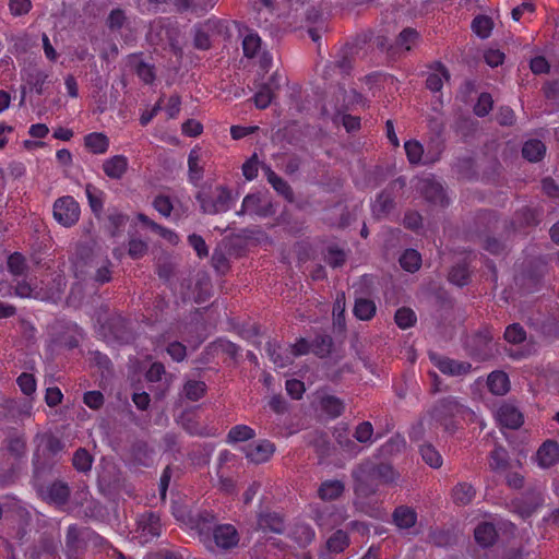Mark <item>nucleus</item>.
Returning a JSON list of instances; mask_svg holds the SVG:
<instances>
[{
  "instance_id": "72a5a7b5",
  "label": "nucleus",
  "mask_w": 559,
  "mask_h": 559,
  "mask_svg": "<svg viewBox=\"0 0 559 559\" xmlns=\"http://www.w3.org/2000/svg\"><path fill=\"white\" fill-rule=\"evenodd\" d=\"M546 153L545 144L537 139L528 140L522 147V156L528 162H539Z\"/></svg>"
},
{
  "instance_id": "a211bd4d",
  "label": "nucleus",
  "mask_w": 559,
  "mask_h": 559,
  "mask_svg": "<svg viewBox=\"0 0 559 559\" xmlns=\"http://www.w3.org/2000/svg\"><path fill=\"white\" fill-rule=\"evenodd\" d=\"M417 512L414 508L408 506H399L392 513V523L399 530H409L417 523Z\"/></svg>"
},
{
  "instance_id": "13d9d810",
  "label": "nucleus",
  "mask_w": 559,
  "mask_h": 559,
  "mask_svg": "<svg viewBox=\"0 0 559 559\" xmlns=\"http://www.w3.org/2000/svg\"><path fill=\"white\" fill-rule=\"evenodd\" d=\"M8 270L15 276H21L26 270V261L22 253L14 252L8 258Z\"/></svg>"
},
{
  "instance_id": "2f4dec72",
  "label": "nucleus",
  "mask_w": 559,
  "mask_h": 559,
  "mask_svg": "<svg viewBox=\"0 0 559 559\" xmlns=\"http://www.w3.org/2000/svg\"><path fill=\"white\" fill-rule=\"evenodd\" d=\"M474 536L480 546L489 547L495 544L498 534L493 524L485 522L476 526Z\"/></svg>"
},
{
  "instance_id": "e2e57ef3",
  "label": "nucleus",
  "mask_w": 559,
  "mask_h": 559,
  "mask_svg": "<svg viewBox=\"0 0 559 559\" xmlns=\"http://www.w3.org/2000/svg\"><path fill=\"white\" fill-rule=\"evenodd\" d=\"M148 250L147 242L138 238H131L128 243V254L133 260L142 259Z\"/></svg>"
},
{
  "instance_id": "20e7f679",
  "label": "nucleus",
  "mask_w": 559,
  "mask_h": 559,
  "mask_svg": "<svg viewBox=\"0 0 559 559\" xmlns=\"http://www.w3.org/2000/svg\"><path fill=\"white\" fill-rule=\"evenodd\" d=\"M492 336L488 330H483L466 336L463 346L467 354L478 361L488 360L492 356Z\"/></svg>"
},
{
  "instance_id": "37998d69",
  "label": "nucleus",
  "mask_w": 559,
  "mask_h": 559,
  "mask_svg": "<svg viewBox=\"0 0 559 559\" xmlns=\"http://www.w3.org/2000/svg\"><path fill=\"white\" fill-rule=\"evenodd\" d=\"M264 350L269 358L278 367H285L290 362V358L282 354V347L275 340L269 341L265 344Z\"/></svg>"
},
{
  "instance_id": "cd10ccee",
  "label": "nucleus",
  "mask_w": 559,
  "mask_h": 559,
  "mask_svg": "<svg viewBox=\"0 0 559 559\" xmlns=\"http://www.w3.org/2000/svg\"><path fill=\"white\" fill-rule=\"evenodd\" d=\"M350 545V538L346 531L336 530L326 540L325 547L330 554L338 555L344 552Z\"/></svg>"
},
{
  "instance_id": "423d86ee",
  "label": "nucleus",
  "mask_w": 559,
  "mask_h": 559,
  "mask_svg": "<svg viewBox=\"0 0 559 559\" xmlns=\"http://www.w3.org/2000/svg\"><path fill=\"white\" fill-rule=\"evenodd\" d=\"M416 188L423 198L431 205L442 209L449 206L450 199L447 197L442 183L433 176L419 179Z\"/></svg>"
},
{
  "instance_id": "6ab92c4d",
  "label": "nucleus",
  "mask_w": 559,
  "mask_h": 559,
  "mask_svg": "<svg viewBox=\"0 0 559 559\" xmlns=\"http://www.w3.org/2000/svg\"><path fill=\"white\" fill-rule=\"evenodd\" d=\"M450 80V73L448 69L441 62H435L430 66V72L426 79V87L433 92H440L444 81Z\"/></svg>"
},
{
  "instance_id": "69168bd1",
  "label": "nucleus",
  "mask_w": 559,
  "mask_h": 559,
  "mask_svg": "<svg viewBox=\"0 0 559 559\" xmlns=\"http://www.w3.org/2000/svg\"><path fill=\"white\" fill-rule=\"evenodd\" d=\"M373 436V426L370 421H362L357 425L354 431V438L360 443L371 442Z\"/></svg>"
},
{
  "instance_id": "a19ab883",
  "label": "nucleus",
  "mask_w": 559,
  "mask_h": 559,
  "mask_svg": "<svg viewBox=\"0 0 559 559\" xmlns=\"http://www.w3.org/2000/svg\"><path fill=\"white\" fill-rule=\"evenodd\" d=\"M255 437V430L247 425H236L227 433L228 443H237L252 440Z\"/></svg>"
},
{
  "instance_id": "412c9836",
  "label": "nucleus",
  "mask_w": 559,
  "mask_h": 559,
  "mask_svg": "<svg viewBox=\"0 0 559 559\" xmlns=\"http://www.w3.org/2000/svg\"><path fill=\"white\" fill-rule=\"evenodd\" d=\"M84 147L94 155L107 153L110 146V140L104 132H91L84 135Z\"/></svg>"
},
{
  "instance_id": "864d4df0",
  "label": "nucleus",
  "mask_w": 559,
  "mask_h": 559,
  "mask_svg": "<svg viewBox=\"0 0 559 559\" xmlns=\"http://www.w3.org/2000/svg\"><path fill=\"white\" fill-rule=\"evenodd\" d=\"M126 22H127L126 12L120 8H116L109 12V14L106 19V26L111 32H117L123 27Z\"/></svg>"
},
{
  "instance_id": "473e14b6",
  "label": "nucleus",
  "mask_w": 559,
  "mask_h": 559,
  "mask_svg": "<svg viewBox=\"0 0 559 559\" xmlns=\"http://www.w3.org/2000/svg\"><path fill=\"white\" fill-rule=\"evenodd\" d=\"M46 496L56 504H64L70 497V488L63 481H53L47 487Z\"/></svg>"
},
{
  "instance_id": "ddd939ff",
  "label": "nucleus",
  "mask_w": 559,
  "mask_h": 559,
  "mask_svg": "<svg viewBox=\"0 0 559 559\" xmlns=\"http://www.w3.org/2000/svg\"><path fill=\"white\" fill-rule=\"evenodd\" d=\"M129 159L122 154L114 155L103 162L102 169L104 174L112 180H120L127 174Z\"/></svg>"
},
{
  "instance_id": "ea45409f",
  "label": "nucleus",
  "mask_w": 559,
  "mask_h": 559,
  "mask_svg": "<svg viewBox=\"0 0 559 559\" xmlns=\"http://www.w3.org/2000/svg\"><path fill=\"white\" fill-rule=\"evenodd\" d=\"M497 222H498V219H497V214L495 211H492V210L479 211L475 217V223H476L475 233L478 235L483 234L486 230L493 228L495 225L497 224Z\"/></svg>"
},
{
  "instance_id": "f3484780",
  "label": "nucleus",
  "mask_w": 559,
  "mask_h": 559,
  "mask_svg": "<svg viewBox=\"0 0 559 559\" xmlns=\"http://www.w3.org/2000/svg\"><path fill=\"white\" fill-rule=\"evenodd\" d=\"M263 170L267 182L277 192V194L282 195L287 202L292 203L294 201V191L289 183L280 177L270 166L264 165Z\"/></svg>"
},
{
  "instance_id": "f704fd0d",
  "label": "nucleus",
  "mask_w": 559,
  "mask_h": 559,
  "mask_svg": "<svg viewBox=\"0 0 559 559\" xmlns=\"http://www.w3.org/2000/svg\"><path fill=\"white\" fill-rule=\"evenodd\" d=\"M104 328H108L112 337L119 342H127L129 340L127 321L120 316L109 318Z\"/></svg>"
},
{
  "instance_id": "de8ad7c7",
  "label": "nucleus",
  "mask_w": 559,
  "mask_h": 559,
  "mask_svg": "<svg viewBox=\"0 0 559 559\" xmlns=\"http://www.w3.org/2000/svg\"><path fill=\"white\" fill-rule=\"evenodd\" d=\"M261 48V38L255 32H250L242 39V51L247 58L257 56Z\"/></svg>"
},
{
  "instance_id": "8fccbe9b",
  "label": "nucleus",
  "mask_w": 559,
  "mask_h": 559,
  "mask_svg": "<svg viewBox=\"0 0 559 559\" xmlns=\"http://www.w3.org/2000/svg\"><path fill=\"white\" fill-rule=\"evenodd\" d=\"M421 459L426 464L432 468H438L442 465V457L440 453L429 443L423 444L419 448Z\"/></svg>"
},
{
  "instance_id": "7c9ffc66",
  "label": "nucleus",
  "mask_w": 559,
  "mask_h": 559,
  "mask_svg": "<svg viewBox=\"0 0 559 559\" xmlns=\"http://www.w3.org/2000/svg\"><path fill=\"white\" fill-rule=\"evenodd\" d=\"M131 456L135 464L148 467L153 462V451L144 441H136L131 447Z\"/></svg>"
},
{
  "instance_id": "4d7b16f0",
  "label": "nucleus",
  "mask_w": 559,
  "mask_h": 559,
  "mask_svg": "<svg viewBox=\"0 0 559 559\" xmlns=\"http://www.w3.org/2000/svg\"><path fill=\"white\" fill-rule=\"evenodd\" d=\"M504 340L511 344H521L526 340V331L520 323H512L504 331Z\"/></svg>"
},
{
  "instance_id": "0eeeda50",
  "label": "nucleus",
  "mask_w": 559,
  "mask_h": 559,
  "mask_svg": "<svg viewBox=\"0 0 559 559\" xmlns=\"http://www.w3.org/2000/svg\"><path fill=\"white\" fill-rule=\"evenodd\" d=\"M372 34L370 32H365L356 36L353 43H347L338 52L334 67L337 68L341 73H348L353 68V56L354 53H358V50L361 49L368 41L371 40Z\"/></svg>"
},
{
  "instance_id": "aec40b11",
  "label": "nucleus",
  "mask_w": 559,
  "mask_h": 559,
  "mask_svg": "<svg viewBox=\"0 0 559 559\" xmlns=\"http://www.w3.org/2000/svg\"><path fill=\"white\" fill-rule=\"evenodd\" d=\"M257 528L264 533L272 532L282 534L284 532V520L276 512H262L258 515Z\"/></svg>"
},
{
  "instance_id": "49530a36",
  "label": "nucleus",
  "mask_w": 559,
  "mask_h": 559,
  "mask_svg": "<svg viewBox=\"0 0 559 559\" xmlns=\"http://www.w3.org/2000/svg\"><path fill=\"white\" fill-rule=\"evenodd\" d=\"M493 22L487 15H477L472 21V29L480 38H487L490 36L492 31Z\"/></svg>"
},
{
  "instance_id": "4c0bfd02",
  "label": "nucleus",
  "mask_w": 559,
  "mask_h": 559,
  "mask_svg": "<svg viewBox=\"0 0 559 559\" xmlns=\"http://www.w3.org/2000/svg\"><path fill=\"white\" fill-rule=\"evenodd\" d=\"M376 304L367 298H358L354 305V316L362 321L371 320L376 314Z\"/></svg>"
},
{
  "instance_id": "a878e982",
  "label": "nucleus",
  "mask_w": 559,
  "mask_h": 559,
  "mask_svg": "<svg viewBox=\"0 0 559 559\" xmlns=\"http://www.w3.org/2000/svg\"><path fill=\"white\" fill-rule=\"evenodd\" d=\"M537 460L540 466L550 467L559 462V444L556 441H545L537 451Z\"/></svg>"
},
{
  "instance_id": "5fc2aeb1",
  "label": "nucleus",
  "mask_w": 559,
  "mask_h": 559,
  "mask_svg": "<svg viewBox=\"0 0 559 559\" xmlns=\"http://www.w3.org/2000/svg\"><path fill=\"white\" fill-rule=\"evenodd\" d=\"M16 384L19 385L21 392L26 396H32L37 389V382L34 374L28 372H22L16 378Z\"/></svg>"
},
{
  "instance_id": "9b49d317",
  "label": "nucleus",
  "mask_w": 559,
  "mask_h": 559,
  "mask_svg": "<svg viewBox=\"0 0 559 559\" xmlns=\"http://www.w3.org/2000/svg\"><path fill=\"white\" fill-rule=\"evenodd\" d=\"M542 492L536 489H528L521 499L513 502L516 513L522 518H530L543 504Z\"/></svg>"
},
{
  "instance_id": "dca6fc26",
  "label": "nucleus",
  "mask_w": 559,
  "mask_h": 559,
  "mask_svg": "<svg viewBox=\"0 0 559 559\" xmlns=\"http://www.w3.org/2000/svg\"><path fill=\"white\" fill-rule=\"evenodd\" d=\"M83 335V330L76 323H69L64 332L55 338V343L60 347L74 349L80 345Z\"/></svg>"
},
{
  "instance_id": "5701e85b",
  "label": "nucleus",
  "mask_w": 559,
  "mask_h": 559,
  "mask_svg": "<svg viewBox=\"0 0 559 559\" xmlns=\"http://www.w3.org/2000/svg\"><path fill=\"white\" fill-rule=\"evenodd\" d=\"M192 523L194 528L202 537H210L214 527L217 526L216 514L212 511L202 510L193 519Z\"/></svg>"
},
{
  "instance_id": "f8f14e48",
  "label": "nucleus",
  "mask_w": 559,
  "mask_h": 559,
  "mask_svg": "<svg viewBox=\"0 0 559 559\" xmlns=\"http://www.w3.org/2000/svg\"><path fill=\"white\" fill-rule=\"evenodd\" d=\"M431 416L445 429H450L454 424V400L448 396L439 400L432 408Z\"/></svg>"
},
{
  "instance_id": "bf43d9fd",
  "label": "nucleus",
  "mask_w": 559,
  "mask_h": 559,
  "mask_svg": "<svg viewBox=\"0 0 559 559\" xmlns=\"http://www.w3.org/2000/svg\"><path fill=\"white\" fill-rule=\"evenodd\" d=\"M372 34L371 40L367 44H371L376 48H378L382 52H386L391 57H395V49H393V43L390 41L389 37L384 34L374 35L373 32L369 31Z\"/></svg>"
},
{
  "instance_id": "3c124183",
  "label": "nucleus",
  "mask_w": 559,
  "mask_h": 559,
  "mask_svg": "<svg viewBox=\"0 0 559 559\" xmlns=\"http://www.w3.org/2000/svg\"><path fill=\"white\" fill-rule=\"evenodd\" d=\"M206 391V384L203 381L189 380L183 386L185 395L192 402L199 401Z\"/></svg>"
},
{
  "instance_id": "603ef678",
  "label": "nucleus",
  "mask_w": 559,
  "mask_h": 559,
  "mask_svg": "<svg viewBox=\"0 0 559 559\" xmlns=\"http://www.w3.org/2000/svg\"><path fill=\"white\" fill-rule=\"evenodd\" d=\"M508 465V451L501 445H496L490 453V467L493 469H506Z\"/></svg>"
},
{
  "instance_id": "6e6552de",
  "label": "nucleus",
  "mask_w": 559,
  "mask_h": 559,
  "mask_svg": "<svg viewBox=\"0 0 559 559\" xmlns=\"http://www.w3.org/2000/svg\"><path fill=\"white\" fill-rule=\"evenodd\" d=\"M406 185L405 178L399 177L389 186L382 190L376 198V201L372 205V211L377 216H382L389 214L395 206V195L394 190L396 188L403 189Z\"/></svg>"
},
{
  "instance_id": "338daca9",
  "label": "nucleus",
  "mask_w": 559,
  "mask_h": 559,
  "mask_svg": "<svg viewBox=\"0 0 559 559\" xmlns=\"http://www.w3.org/2000/svg\"><path fill=\"white\" fill-rule=\"evenodd\" d=\"M296 539L302 546L310 545L316 538L314 530L308 524H301L296 527Z\"/></svg>"
},
{
  "instance_id": "39448f33",
  "label": "nucleus",
  "mask_w": 559,
  "mask_h": 559,
  "mask_svg": "<svg viewBox=\"0 0 559 559\" xmlns=\"http://www.w3.org/2000/svg\"><path fill=\"white\" fill-rule=\"evenodd\" d=\"M53 218L64 227H71L79 222L81 210L71 195L58 198L52 206Z\"/></svg>"
},
{
  "instance_id": "f257e3e1",
  "label": "nucleus",
  "mask_w": 559,
  "mask_h": 559,
  "mask_svg": "<svg viewBox=\"0 0 559 559\" xmlns=\"http://www.w3.org/2000/svg\"><path fill=\"white\" fill-rule=\"evenodd\" d=\"M352 477L354 480V492L356 496V500L354 501L356 509L368 516L374 519L380 518V507L366 508L358 500L377 493L380 484H394L399 479V473L391 464L376 463L368 459L362 461L353 469Z\"/></svg>"
},
{
  "instance_id": "e433bc0d",
  "label": "nucleus",
  "mask_w": 559,
  "mask_h": 559,
  "mask_svg": "<svg viewBox=\"0 0 559 559\" xmlns=\"http://www.w3.org/2000/svg\"><path fill=\"white\" fill-rule=\"evenodd\" d=\"M311 353L320 358L328 357L333 348V340L328 334H318L311 342Z\"/></svg>"
},
{
  "instance_id": "9d476101",
  "label": "nucleus",
  "mask_w": 559,
  "mask_h": 559,
  "mask_svg": "<svg viewBox=\"0 0 559 559\" xmlns=\"http://www.w3.org/2000/svg\"><path fill=\"white\" fill-rule=\"evenodd\" d=\"M242 451L249 462L253 464H263L273 456L275 452V444L270 440L263 439L258 442L247 444Z\"/></svg>"
},
{
  "instance_id": "7ed1b4c3",
  "label": "nucleus",
  "mask_w": 559,
  "mask_h": 559,
  "mask_svg": "<svg viewBox=\"0 0 559 559\" xmlns=\"http://www.w3.org/2000/svg\"><path fill=\"white\" fill-rule=\"evenodd\" d=\"M404 150L411 165H431L440 159L442 145L438 143L433 151L428 148L426 152L419 141L412 139L405 141Z\"/></svg>"
},
{
  "instance_id": "2eb2a0df",
  "label": "nucleus",
  "mask_w": 559,
  "mask_h": 559,
  "mask_svg": "<svg viewBox=\"0 0 559 559\" xmlns=\"http://www.w3.org/2000/svg\"><path fill=\"white\" fill-rule=\"evenodd\" d=\"M498 420L510 429H518L523 425V414L512 404L504 403L498 409Z\"/></svg>"
},
{
  "instance_id": "58836bf2",
  "label": "nucleus",
  "mask_w": 559,
  "mask_h": 559,
  "mask_svg": "<svg viewBox=\"0 0 559 559\" xmlns=\"http://www.w3.org/2000/svg\"><path fill=\"white\" fill-rule=\"evenodd\" d=\"M85 194L88 205L95 215H98L104 210V192L92 183L85 186Z\"/></svg>"
},
{
  "instance_id": "0e129e2a",
  "label": "nucleus",
  "mask_w": 559,
  "mask_h": 559,
  "mask_svg": "<svg viewBox=\"0 0 559 559\" xmlns=\"http://www.w3.org/2000/svg\"><path fill=\"white\" fill-rule=\"evenodd\" d=\"M431 362L443 373L447 376L454 374V360L442 357L438 354L429 355Z\"/></svg>"
},
{
  "instance_id": "f03ea898",
  "label": "nucleus",
  "mask_w": 559,
  "mask_h": 559,
  "mask_svg": "<svg viewBox=\"0 0 559 559\" xmlns=\"http://www.w3.org/2000/svg\"><path fill=\"white\" fill-rule=\"evenodd\" d=\"M202 213L216 215L230 210L231 192L225 186L203 187L197 195Z\"/></svg>"
},
{
  "instance_id": "b1692460",
  "label": "nucleus",
  "mask_w": 559,
  "mask_h": 559,
  "mask_svg": "<svg viewBox=\"0 0 559 559\" xmlns=\"http://www.w3.org/2000/svg\"><path fill=\"white\" fill-rule=\"evenodd\" d=\"M420 35L413 27L404 28L393 41V49H395V56L401 52L409 51L419 41Z\"/></svg>"
},
{
  "instance_id": "774afa93",
  "label": "nucleus",
  "mask_w": 559,
  "mask_h": 559,
  "mask_svg": "<svg viewBox=\"0 0 559 559\" xmlns=\"http://www.w3.org/2000/svg\"><path fill=\"white\" fill-rule=\"evenodd\" d=\"M105 402L104 394L100 391H87L83 395V403L91 409L97 411L103 407Z\"/></svg>"
},
{
  "instance_id": "bb28decb",
  "label": "nucleus",
  "mask_w": 559,
  "mask_h": 559,
  "mask_svg": "<svg viewBox=\"0 0 559 559\" xmlns=\"http://www.w3.org/2000/svg\"><path fill=\"white\" fill-rule=\"evenodd\" d=\"M276 74H273L269 82L261 85L260 88L253 96L254 105L259 109H265L270 106L274 98V90L273 86L278 88L280 84L275 82Z\"/></svg>"
},
{
  "instance_id": "c756f323",
  "label": "nucleus",
  "mask_w": 559,
  "mask_h": 559,
  "mask_svg": "<svg viewBox=\"0 0 559 559\" xmlns=\"http://www.w3.org/2000/svg\"><path fill=\"white\" fill-rule=\"evenodd\" d=\"M201 154L200 150L194 147L188 155V177L189 181L197 186L203 178V167L200 165Z\"/></svg>"
},
{
  "instance_id": "c03bdc74",
  "label": "nucleus",
  "mask_w": 559,
  "mask_h": 559,
  "mask_svg": "<svg viewBox=\"0 0 559 559\" xmlns=\"http://www.w3.org/2000/svg\"><path fill=\"white\" fill-rule=\"evenodd\" d=\"M93 464V456L84 448H79L72 457L73 467L81 473L91 471Z\"/></svg>"
},
{
  "instance_id": "680f3d73",
  "label": "nucleus",
  "mask_w": 559,
  "mask_h": 559,
  "mask_svg": "<svg viewBox=\"0 0 559 559\" xmlns=\"http://www.w3.org/2000/svg\"><path fill=\"white\" fill-rule=\"evenodd\" d=\"M324 259L328 265H330L333 269H336L341 267L345 263L346 254L342 249L335 246H331L328 248Z\"/></svg>"
},
{
  "instance_id": "79ce46f5",
  "label": "nucleus",
  "mask_w": 559,
  "mask_h": 559,
  "mask_svg": "<svg viewBox=\"0 0 559 559\" xmlns=\"http://www.w3.org/2000/svg\"><path fill=\"white\" fill-rule=\"evenodd\" d=\"M472 261L471 253H464L463 258L456 261V286H465L469 283L471 271L469 264Z\"/></svg>"
},
{
  "instance_id": "4468645a",
  "label": "nucleus",
  "mask_w": 559,
  "mask_h": 559,
  "mask_svg": "<svg viewBox=\"0 0 559 559\" xmlns=\"http://www.w3.org/2000/svg\"><path fill=\"white\" fill-rule=\"evenodd\" d=\"M138 528L145 540L160 536L162 523L160 518L155 512H145L138 521Z\"/></svg>"
},
{
  "instance_id": "6e6d98bb",
  "label": "nucleus",
  "mask_w": 559,
  "mask_h": 559,
  "mask_svg": "<svg viewBox=\"0 0 559 559\" xmlns=\"http://www.w3.org/2000/svg\"><path fill=\"white\" fill-rule=\"evenodd\" d=\"M48 76L49 74L46 71L35 69L28 73L27 83L36 94L41 95Z\"/></svg>"
},
{
  "instance_id": "393cba45",
  "label": "nucleus",
  "mask_w": 559,
  "mask_h": 559,
  "mask_svg": "<svg viewBox=\"0 0 559 559\" xmlns=\"http://www.w3.org/2000/svg\"><path fill=\"white\" fill-rule=\"evenodd\" d=\"M345 484L338 479H326L318 488V497L322 501H334L343 496Z\"/></svg>"
},
{
  "instance_id": "c9c22d12",
  "label": "nucleus",
  "mask_w": 559,
  "mask_h": 559,
  "mask_svg": "<svg viewBox=\"0 0 559 559\" xmlns=\"http://www.w3.org/2000/svg\"><path fill=\"white\" fill-rule=\"evenodd\" d=\"M401 267L409 273H415L421 266V254L415 249H406L399 259Z\"/></svg>"
},
{
  "instance_id": "09e8293b",
  "label": "nucleus",
  "mask_w": 559,
  "mask_h": 559,
  "mask_svg": "<svg viewBox=\"0 0 559 559\" xmlns=\"http://www.w3.org/2000/svg\"><path fill=\"white\" fill-rule=\"evenodd\" d=\"M493 108V99L490 93L483 92L473 107V112L479 118L486 117Z\"/></svg>"
},
{
  "instance_id": "4be33fe9",
  "label": "nucleus",
  "mask_w": 559,
  "mask_h": 559,
  "mask_svg": "<svg viewBox=\"0 0 559 559\" xmlns=\"http://www.w3.org/2000/svg\"><path fill=\"white\" fill-rule=\"evenodd\" d=\"M319 406L322 413H324L330 419L338 418L345 411L344 401L331 394L321 395L319 397Z\"/></svg>"
},
{
  "instance_id": "052dcab7",
  "label": "nucleus",
  "mask_w": 559,
  "mask_h": 559,
  "mask_svg": "<svg viewBox=\"0 0 559 559\" xmlns=\"http://www.w3.org/2000/svg\"><path fill=\"white\" fill-rule=\"evenodd\" d=\"M112 278V263L109 259H105L103 263L97 267L93 280L98 285H104L110 282Z\"/></svg>"
},
{
  "instance_id": "1a4fd4ad",
  "label": "nucleus",
  "mask_w": 559,
  "mask_h": 559,
  "mask_svg": "<svg viewBox=\"0 0 559 559\" xmlns=\"http://www.w3.org/2000/svg\"><path fill=\"white\" fill-rule=\"evenodd\" d=\"M210 536H212L215 546L224 551L236 548L240 542L238 530L229 523L217 524Z\"/></svg>"
},
{
  "instance_id": "a18cd8bd",
  "label": "nucleus",
  "mask_w": 559,
  "mask_h": 559,
  "mask_svg": "<svg viewBox=\"0 0 559 559\" xmlns=\"http://www.w3.org/2000/svg\"><path fill=\"white\" fill-rule=\"evenodd\" d=\"M394 321L400 329L406 330L415 325L417 317L411 308L401 307L395 312Z\"/></svg>"
},
{
  "instance_id": "c85d7f7f",
  "label": "nucleus",
  "mask_w": 559,
  "mask_h": 559,
  "mask_svg": "<svg viewBox=\"0 0 559 559\" xmlns=\"http://www.w3.org/2000/svg\"><path fill=\"white\" fill-rule=\"evenodd\" d=\"M489 391L495 395H504L510 390L509 377L503 371H492L487 379Z\"/></svg>"
}]
</instances>
